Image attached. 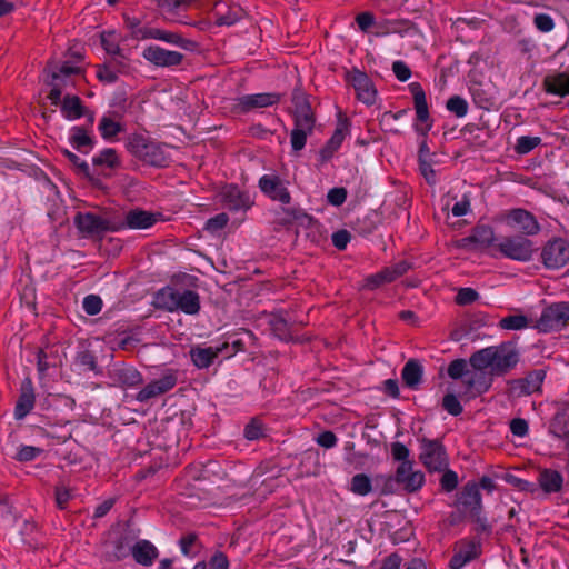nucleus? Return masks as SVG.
Segmentation results:
<instances>
[{
  "instance_id": "ddd939ff",
  "label": "nucleus",
  "mask_w": 569,
  "mask_h": 569,
  "mask_svg": "<svg viewBox=\"0 0 569 569\" xmlns=\"http://www.w3.org/2000/svg\"><path fill=\"white\" fill-rule=\"evenodd\" d=\"M546 371L542 369L529 372L525 378L510 381V392L516 397L528 396L540 391L545 380Z\"/></svg>"
},
{
  "instance_id": "bf43d9fd",
  "label": "nucleus",
  "mask_w": 569,
  "mask_h": 569,
  "mask_svg": "<svg viewBox=\"0 0 569 569\" xmlns=\"http://www.w3.org/2000/svg\"><path fill=\"white\" fill-rule=\"evenodd\" d=\"M42 450L38 447L24 446L17 453V460L19 461H30L34 459L38 455H40Z\"/></svg>"
},
{
  "instance_id": "2f4dec72",
  "label": "nucleus",
  "mask_w": 569,
  "mask_h": 569,
  "mask_svg": "<svg viewBox=\"0 0 569 569\" xmlns=\"http://www.w3.org/2000/svg\"><path fill=\"white\" fill-rule=\"evenodd\" d=\"M220 349H213L211 347L200 348L196 347L190 350L192 362L199 369L208 368L217 358Z\"/></svg>"
},
{
  "instance_id": "a19ab883",
  "label": "nucleus",
  "mask_w": 569,
  "mask_h": 569,
  "mask_svg": "<svg viewBox=\"0 0 569 569\" xmlns=\"http://www.w3.org/2000/svg\"><path fill=\"white\" fill-rule=\"evenodd\" d=\"M156 39L163 40L169 43L178 44L184 49H191L196 46V43L191 40L183 39L179 33L168 32L159 29V34L156 36Z\"/></svg>"
},
{
  "instance_id": "f257e3e1",
  "label": "nucleus",
  "mask_w": 569,
  "mask_h": 569,
  "mask_svg": "<svg viewBox=\"0 0 569 569\" xmlns=\"http://www.w3.org/2000/svg\"><path fill=\"white\" fill-rule=\"evenodd\" d=\"M519 353L511 343L491 346L473 352L470 366L479 371L490 370L492 376H505L516 367Z\"/></svg>"
},
{
  "instance_id": "e2e57ef3",
  "label": "nucleus",
  "mask_w": 569,
  "mask_h": 569,
  "mask_svg": "<svg viewBox=\"0 0 569 569\" xmlns=\"http://www.w3.org/2000/svg\"><path fill=\"white\" fill-rule=\"evenodd\" d=\"M70 499L71 492L68 488L63 486L56 488V502L60 509H64Z\"/></svg>"
},
{
  "instance_id": "e433bc0d",
  "label": "nucleus",
  "mask_w": 569,
  "mask_h": 569,
  "mask_svg": "<svg viewBox=\"0 0 569 569\" xmlns=\"http://www.w3.org/2000/svg\"><path fill=\"white\" fill-rule=\"evenodd\" d=\"M99 131L104 139H110L123 131V126L110 116H104L100 120Z\"/></svg>"
},
{
  "instance_id": "7c9ffc66",
  "label": "nucleus",
  "mask_w": 569,
  "mask_h": 569,
  "mask_svg": "<svg viewBox=\"0 0 569 569\" xmlns=\"http://www.w3.org/2000/svg\"><path fill=\"white\" fill-rule=\"evenodd\" d=\"M543 86L547 92L561 97L569 94V74L558 73L553 77H546Z\"/></svg>"
},
{
  "instance_id": "09e8293b",
  "label": "nucleus",
  "mask_w": 569,
  "mask_h": 569,
  "mask_svg": "<svg viewBox=\"0 0 569 569\" xmlns=\"http://www.w3.org/2000/svg\"><path fill=\"white\" fill-rule=\"evenodd\" d=\"M443 409L452 416H458L462 412V406L453 393H447L442 399Z\"/></svg>"
},
{
  "instance_id": "5701e85b",
  "label": "nucleus",
  "mask_w": 569,
  "mask_h": 569,
  "mask_svg": "<svg viewBox=\"0 0 569 569\" xmlns=\"http://www.w3.org/2000/svg\"><path fill=\"white\" fill-rule=\"evenodd\" d=\"M171 300L177 308L188 315H196L200 309V300L197 292L184 290L183 292H171Z\"/></svg>"
},
{
  "instance_id": "dca6fc26",
  "label": "nucleus",
  "mask_w": 569,
  "mask_h": 569,
  "mask_svg": "<svg viewBox=\"0 0 569 569\" xmlns=\"http://www.w3.org/2000/svg\"><path fill=\"white\" fill-rule=\"evenodd\" d=\"M143 57L158 67H173L181 63L183 56L177 51L164 50L160 47H148Z\"/></svg>"
},
{
  "instance_id": "c756f323",
  "label": "nucleus",
  "mask_w": 569,
  "mask_h": 569,
  "mask_svg": "<svg viewBox=\"0 0 569 569\" xmlns=\"http://www.w3.org/2000/svg\"><path fill=\"white\" fill-rule=\"evenodd\" d=\"M487 319L488 317L481 312L471 315L468 319L465 320L460 329L452 332V338L455 340H459L462 336L469 335L470 332L487 326Z\"/></svg>"
},
{
  "instance_id": "69168bd1",
  "label": "nucleus",
  "mask_w": 569,
  "mask_h": 569,
  "mask_svg": "<svg viewBox=\"0 0 569 569\" xmlns=\"http://www.w3.org/2000/svg\"><path fill=\"white\" fill-rule=\"evenodd\" d=\"M317 442L319 446L329 449L337 443V437L332 431H323L318 436Z\"/></svg>"
},
{
  "instance_id": "9b49d317",
  "label": "nucleus",
  "mask_w": 569,
  "mask_h": 569,
  "mask_svg": "<svg viewBox=\"0 0 569 569\" xmlns=\"http://www.w3.org/2000/svg\"><path fill=\"white\" fill-rule=\"evenodd\" d=\"M569 319V303L559 302L546 308L537 322L540 331H550L556 327L565 325Z\"/></svg>"
},
{
  "instance_id": "39448f33",
  "label": "nucleus",
  "mask_w": 569,
  "mask_h": 569,
  "mask_svg": "<svg viewBox=\"0 0 569 569\" xmlns=\"http://www.w3.org/2000/svg\"><path fill=\"white\" fill-rule=\"evenodd\" d=\"M498 249L505 257L518 261L530 260L536 250L533 242L522 234L505 237Z\"/></svg>"
},
{
  "instance_id": "13d9d810",
  "label": "nucleus",
  "mask_w": 569,
  "mask_h": 569,
  "mask_svg": "<svg viewBox=\"0 0 569 569\" xmlns=\"http://www.w3.org/2000/svg\"><path fill=\"white\" fill-rule=\"evenodd\" d=\"M392 71L399 81H407L411 77L410 68L402 61H395L392 63Z\"/></svg>"
},
{
  "instance_id": "052dcab7",
  "label": "nucleus",
  "mask_w": 569,
  "mask_h": 569,
  "mask_svg": "<svg viewBox=\"0 0 569 569\" xmlns=\"http://www.w3.org/2000/svg\"><path fill=\"white\" fill-rule=\"evenodd\" d=\"M350 239H351V236H350L349 231H347L345 229L339 230L332 234V243L339 250L346 249Z\"/></svg>"
},
{
  "instance_id": "de8ad7c7",
  "label": "nucleus",
  "mask_w": 569,
  "mask_h": 569,
  "mask_svg": "<svg viewBox=\"0 0 569 569\" xmlns=\"http://www.w3.org/2000/svg\"><path fill=\"white\" fill-rule=\"evenodd\" d=\"M479 298V293L472 289V288H461L456 298H455V301L457 305L459 306H467V305H470L472 302H475L476 300H478Z\"/></svg>"
},
{
  "instance_id": "72a5a7b5",
  "label": "nucleus",
  "mask_w": 569,
  "mask_h": 569,
  "mask_svg": "<svg viewBox=\"0 0 569 569\" xmlns=\"http://www.w3.org/2000/svg\"><path fill=\"white\" fill-rule=\"evenodd\" d=\"M550 431L557 437L569 436V403L555 416L550 425Z\"/></svg>"
},
{
  "instance_id": "6e6552de",
  "label": "nucleus",
  "mask_w": 569,
  "mask_h": 569,
  "mask_svg": "<svg viewBox=\"0 0 569 569\" xmlns=\"http://www.w3.org/2000/svg\"><path fill=\"white\" fill-rule=\"evenodd\" d=\"M458 506L472 521L481 523V495L478 485L468 482L458 497Z\"/></svg>"
},
{
  "instance_id": "393cba45",
  "label": "nucleus",
  "mask_w": 569,
  "mask_h": 569,
  "mask_svg": "<svg viewBox=\"0 0 569 569\" xmlns=\"http://www.w3.org/2000/svg\"><path fill=\"white\" fill-rule=\"evenodd\" d=\"M480 545L475 541L463 542L449 562L451 569H460L470 560L478 557Z\"/></svg>"
},
{
  "instance_id": "f3484780",
  "label": "nucleus",
  "mask_w": 569,
  "mask_h": 569,
  "mask_svg": "<svg viewBox=\"0 0 569 569\" xmlns=\"http://www.w3.org/2000/svg\"><path fill=\"white\" fill-rule=\"evenodd\" d=\"M36 395L30 378H26L20 388V395L14 408L17 419H23L34 407Z\"/></svg>"
},
{
  "instance_id": "473e14b6",
  "label": "nucleus",
  "mask_w": 569,
  "mask_h": 569,
  "mask_svg": "<svg viewBox=\"0 0 569 569\" xmlns=\"http://www.w3.org/2000/svg\"><path fill=\"white\" fill-rule=\"evenodd\" d=\"M562 476L551 469H545L539 475V485L545 492H557L562 487Z\"/></svg>"
},
{
  "instance_id": "423d86ee",
  "label": "nucleus",
  "mask_w": 569,
  "mask_h": 569,
  "mask_svg": "<svg viewBox=\"0 0 569 569\" xmlns=\"http://www.w3.org/2000/svg\"><path fill=\"white\" fill-rule=\"evenodd\" d=\"M127 148L133 156L152 166H162L166 160L162 150L140 134L130 137Z\"/></svg>"
},
{
  "instance_id": "680f3d73",
  "label": "nucleus",
  "mask_w": 569,
  "mask_h": 569,
  "mask_svg": "<svg viewBox=\"0 0 569 569\" xmlns=\"http://www.w3.org/2000/svg\"><path fill=\"white\" fill-rule=\"evenodd\" d=\"M328 201L333 206H341L347 198V191L345 188H333L328 192Z\"/></svg>"
},
{
  "instance_id": "f704fd0d",
  "label": "nucleus",
  "mask_w": 569,
  "mask_h": 569,
  "mask_svg": "<svg viewBox=\"0 0 569 569\" xmlns=\"http://www.w3.org/2000/svg\"><path fill=\"white\" fill-rule=\"evenodd\" d=\"M470 237L475 244L487 248L493 242L495 232L489 226H477L472 229Z\"/></svg>"
},
{
  "instance_id": "a18cd8bd",
  "label": "nucleus",
  "mask_w": 569,
  "mask_h": 569,
  "mask_svg": "<svg viewBox=\"0 0 569 569\" xmlns=\"http://www.w3.org/2000/svg\"><path fill=\"white\" fill-rule=\"evenodd\" d=\"M447 109L455 113L457 117L466 116L468 111V104L465 99L459 96L451 97L446 104Z\"/></svg>"
},
{
  "instance_id": "338daca9",
  "label": "nucleus",
  "mask_w": 569,
  "mask_h": 569,
  "mask_svg": "<svg viewBox=\"0 0 569 569\" xmlns=\"http://www.w3.org/2000/svg\"><path fill=\"white\" fill-rule=\"evenodd\" d=\"M356 21L362 31H367L375 23V17L371 12L366 11L359 13Z\"/></svg>"
},
{
  "instance_id": "37998d69",
  "label": "nucleus",
  "mask_w": 569,
  "mask_h": 569,
  "mask_svg": "<svg viewBox=\"0 0 569 569\" xmlns=\"http://www.w3.org/2000/svg\"><path fill=\"white\" fill-rule=\"evenodd\" d=\"M94 166H108L114 168L118 166V157L114 149H106L98 157L93 158Z\"/></svg>"
},
{
  "instance_id": "c9c22d12",
  "label": "nucleus",
  "mask_w": 569,
  "mask_h": 569,
  "mask_svg": "<svg viewBox=\"0 0 569 569\" xmlns=\"http://www.w3.org/2000/svg\"><path fill=\"white\" fill-rule=\"evenodd\" d=\"M71 132L70 142L79 151H83V148L93 147L94 142L84 128L73 127Z\"/></svg>"
},
{
  "instance_id": "9d476101",
  "label": "nucleus",
  "mask_w": 569,
  "mask_h": 569,
  "mask_svg": "<svg viewBox=\"0 0 569 569\" xmlns=\"http://www.w3.org/2000/svg\"><path fill=\"white\" fill-rule=\"evenodd\" d=\"M542 262L547 268H560L569 261V242L563 239L549 241L542 249Z\"/></svg>"
},
{
  "instance_id": "aec40b11",
  "label": "nucleus",
  "mask_w": 569,
  "mask_h": 569,
  "mask_svg": "<svg viewBox=\"0 0 569 569\" xmlns=\"http://www.w3.org/2000/svg\"><path fill=\"white\" fill-rule=\"evenodd\" d=\"M349 127V121L343 114L339 113V120L337 129L335 130L332 137L327 142V144L320 150L321 161H328L332 154L338 150L345 139V131Z\"/></svg>"
},
{
  "instance_id": "5fc2aeb1",
  "label": "nucleus",
  "mask_w": 569,
  "mask_h": 569,
  "mask_svg": "<svg viewBox=\"0 0 569 569\" xmlns=\"http://www.w3.org/2000/svg\"><path fill=\"white\" fill-rule=\"evenodd\" d=\"M194 0H157V4L169 12L190 6Z\"/></svg>"
},
{
  "instance_id": "6e6d98bb",
  "label": "nucleus",
  "mask_w": 569,
  "mask_h": 569,
  "mask_svg": "<svg viewBox=\"0 0 569 569\" xmlns=\"http://www.w3.org/2000/svg\"><path fill=\"white\" fill-rule=\"evenodd\" d=\"M535 26L541 32H549L553 29L555 23L550 16L546 13H539L533 19Z\"/></svg>"
},
{
  "instance_id": "a211bd4d",
  "label": "nucleus",
  "mask_w": 569,
  "mask_h": 569,
  "mask_svg": "<svg viewBox=\"0 0 569 569\" xmlns=\"http://www.w3.org/2000/svg\"><path fill=\"white\" fill-rule=\"evenodd\" d=\"M260 189L271 199L278 200L284 204L289 203L291 196L277 176H263L259 181Z\"/></svg>"
},
{
  "instance_id": "bb28decb",
  "label": "nucleus",
  "mask_w": 569,
  "mask_h": 569,
  "mask_svg": "<svg viewBox=\"0 0 569 569\" xmlns=\"http://www.w3.org/2000/svg\"><path fill=\"white\" fill-rule=\"evenodd\" d=\"M223 200L230 210L248 209L251 207L250 198L234 186H230L224 190Z\"/></svg>"
},
{
  "instance_id": "f03ea898",
  "label": "nucleus",
  "mask_w": 569,
  "mask_h": 569,
  "mask_svg": "<svg viewBox=\"0 0 569 569\" xmlns=\"http://www.w3.org/2000/svg\"><path fill=\"white\" fill-rule=\"evenodd\" d=\"M391 455L395 460L400 461V465L396 470L395 478L386 479L381 492L383 495L392 493L393 481L402 485L407 492L418 491L425 482V475L419 470H413V461L409 459V449L401 442H393L391 443Z\"/></svg>"
},
{
  "instance_id": "4468645a",
  "label": "nucleus",
  "mask_w": 569,
  "mask_h": 569,
  "mask_svg": "<svg viewBox=\"0 0 569 569\" xmlns=\"http://www.w3.org/2000/svg\"><path fill=\"white\" fill-rule=\"evenodd\" d=\"M158 216L141 209H132L126 213L123 220L114 221V223L121 226V230L126 228L147 229L157 222Z\"/></svg>"
},
{
  "instance_id": "4be33fe9",
  "label": "nucleus",
  "mask_w": 569,
  "mask_h": 569,
  "mask_svg": "<svg viewBox=\"0 0 569 569\" xmlns=\"http://www.w3.org/2000/svg\"><path fill=\"white\" fill-rule=\"evenodd\" d=\"M509 219L519 227L523 234L532 236L538 233L540 230L536 218L523 209H513L509 213Z\"/></svg>"
},
{
  "instance_id": "0e129e2a",
  "label": "nucleus",
  "mask_w": 569,
  "mask_h": 569,
  "mask_svg": "<svg viewBox=\"0 0 569 569\" xmlns=\"http://www.w3.org/2000/svg\"><path fill=\"white\" fill-rule=\"evenodd\" d=\"M510 429L515 436L523 437L528 432V423L525 419L515 418L510 422Z\"/></svg>"
},
{
  "instance_id": "c03bdc74",
  "label": "nucleus",
  "mask_w": 569,
  "mask_h": 569,
  "mask_svg": "<svg viewBox=\"0 0 569 569\" xmlns=\"http://www.w3.org/2000/svg\"><path fill=\"white\" fill-rule=\"evenodd\" d=\"M113 64L114 62L110 61L109 63L98 67L97 77L100 81L106 83H113L118 79Z\"/></svg>"
},
{
  "instance_id": "0eeeda50",
  "label": "nucleus",
  "mask_w": 569,
  "mask_h": 569,
  "mask_svg": "<svg viewBox=\"0 0 569 569\" xmlns=\"http://www.w3.org/2000/svg\"><path fill=\"white\" fill-rule=\"evenodd\" d=\"M74 224L84 236H97L104 231L121 230V226H116L114 221L103 219L91 212H78L74 217Z\"/></svg>"
},
{
  "instance_id": "1a4fd4ad",
  "label": "nucleus",
  "mask_w": 569,
  "mask_h": 569,
  "mask_svg": "<svg viewBox=\"0 0 569 569\" xmlns=\"http://www.w3.org/2000/svg\"><path fill=\"white\" fill-rule=\"evenodd\" d=\"M410 268L411 264L409 262L405 260L399 261L391 267H387L381 271L367 277L362 284V289L375 290L382 284L393 282L396 279L403 276Z\"/></svg>"
},
{
  "instance_id": "3c124183",
  "label": "nucleus",
  "mask_w": 569,
  "mask_h": 569,
  "mask_svg": "<svg viewBox=\"0 0 569 569\" xmlns=\"http://www.w3.org/2000/svg\"><path fill=\"white\" fill-rule=\"evenodd\" d=\"M443 475L441 477V480H440V483H441V487L445 491H452L457 488L458 486V477H457V473L452 470H449V469H445L443 470Z\"/></svg>"
},
{
  "instance_id": "2eb2a0df",
  "label": "nucleus",
  "mask_w": 569,
  "mask_h": 569,
  "mask_svg": "<svg viewBox=\"0 0 569 569\" xmlns=\"http://www.w3.org/2000/svg\"><path fill=\"white\" fill-rule=\"evenodd\" d=\"M176 383L177 377L173 373L164 375L161 378L151 381L143 389H141L137 395V400L143 402L151 398L158 397L172 389Z\"/></svg>"
},
{
  "instance_id": "58836bf2",
  "label": "nucleus",
  "mask_w": 569,
  "mask_h": 569,
  "mask_svg": "<svg viewBox=\"0 0 569 569\" xmlns=\"http://www.w3.org/2000/svg\"><path fill=\"white\" fill-rule=\"evenodd\" d=\"M529 319L523 315H511L499 321V327L505 330H521L527 328Z\"/></svg>"
},
{
  "instance_id": "412c9836",
  "label": "nucleus",
  "mask_w": 569,
  "mask_h": 569,
  "mask_svg": "<svg viewBox=\"0 0 569 569\" xmlns=\"http://www.w3.org/2000/svg\"><path fill=\"white\" fill-rule=\"evenodd\" d=\"M61 111L67 119L73 120L89 116V121L93 122V113L87 110L78 96L66 94L61 102Z\"/></svg>"
},
{
  "instance_id": "b1692460",
  "label": "nucleus",
  "mask_w": 569,
  "mask_h": 569,
  "mask_svg": "<svg viewBox=\"0 0 569 569\" xmlns=\"http://www.w3.org/2000/svg\"><path fill=\"white\" fill-rule=\"evenodd\" d=\"M130 551L136 562L142 566L152 565L159 556L158 549L148 540H139L131 547Z\"/></svg>"
},
{
  "instance_id": "864d4df0",
  "label": "nucleus",
  "mask_w": 569,
  "mask_h": 569,
  "mask_svg": "<svg viewBox=\"0 0 569 569\" xmlns=\"http://www.w3.org/2000/svg\"><path fill=\"white\" fill-rule=\"evenodd\" d=\"M101 307H102V300L98 296L90 295V296L86 297L83 300V308L88 315L93 316V315L99 313L101 310Z\"/></svg>"
},
{
  "instance_id": "4c0bfd02",
  "label": "nucleus",
  "mask_w": 569,
  "mask_h": 569,
  "mask_svg": "<svg viewBox=\"0 0 569 569\" xmlns=\"http://www.w3.org/2000/svg\"><path fill=\"white\" fill-rule=\"evenodd\" d=\"M269 323L271 326L273 333L278 338H280L282 340H289L292 338L291 333H290V328H289L288 321L282 315H280V313L272 315Z\"/></svg>"
},
{
  "instance_id": "20e7f679",
  "label": "nucleus",
  "mask_w": 569,
  "mask_h": 569,
  "mask_svg": "<svg viewBox=\"0 0 569 569\" xmlns=\"http://www.w3.org/2000/svg\"><path fill=\"white\" fill-rule=\"evenodd\" d=\"M420 461L429 471H442L448 467V457L443 445L438 440L421 438Z\"/></svg>"
},
{
  "instance_id": "774afa93",
  "label": "nucleus",
  "mask_w": 569,
  "mask_h": 569,
  "mask_svg": "<svg viewBox=\"0 0 569 569\" xmlns=\"http://www.w3.org/2000/svg\"><path fill=\"white\" fill-rule=\"evenodd\" d=\"M209 569H228L227 557L221 552L216 553L210 560Z\"/></svg>"
},
{
  "instance_id": "6ab92c4d",
  "label": "nucleus",
  "mask_w": 569,
  "mask_h": 569,
  "mask_svg": "<svg viewBox=\"0 0 569 569\" xmlns=\"http://www.w3.org/2000/svg\"><path fill=\"white\" fill-rule=\"evenodd\" d=\"M280 93H258L243 96L239 99L238 107L242 112H248L256 108H266L269 106H273L281 100Z\"/></svg>"
},
{
  "instance_id": "7ed1b4c3",
  "label": "nucleus",
  "mask_w": 569,
  "mask_h": 569,
  "mask_svg": "<svg viewBox=\"0 0 569 569\" xmlns=\"http://www.w3.org/2000/svg\"><path fill=\"white\" fill-rule=\"evenodd\" d=\"M291 100L295 107V128L291 131V146L295 151H299L305 147L307 136L313 130L316 117L308 96L303 91L295 89Z\"/></svg>"
},
{
  "instance_id": "49530a36",
  "label": "nucleus",
  "mask_w": 569,
  "mask_h": 569,
  "mask_svg": "<svg viewBox=\"0 0 569 569\" xmlns=\"http://www.w3.org/2000/svg\"><path fill=\"white\" fill-rule=\"evenodd\" d=\"M541 139L539 137H520L516 144V151L520 154L530 152L537 146H539Z\"/></svg>"
},
{
  "instance_id": "79ce46f5",
  "label": "nucleus",
  "mask_w": 569,
  "mask_h": 569,
  "mask_svg": "<svg viewBox=\"0 0 569 569\" xmlns=\"http://www.w3.org/2000/svg\"><path fill=\"white\" fill-rule=\"evenodd\" d=\"M129 549V541L127 537H120L114 542V551L107 553V560L119 561L128 556Z\"/></svg>"
},
{
  "instance_id": "603ef678",
  "label": "nucleus",
  "mask_w": 569,
  "mask_h": 569,
  "mask_svg": "<svg viewBox=\"0 0 569 569\" xmlns=\"http://www.w3.org/2000/svg\"><path fill=\"white\" fill-rule=\"evenodd\" d=\"M119 380L123 385L134 386L141 381V376L134 369H122L119 371Z\"/></svg>"
},
{
  "instance_id": "ea45409f",
  "label": "nucleus",
  "mask_w": 569,
  "mask_h": 569,
  "mask_svg": "<svg viewBox=\"0 0 569 569\" xmlns=\"http://www.w3.org/2000/svg\"><path fill=\"white\" fill-rule=\"evenodd\" d=\"M351 491L359 496H366L372 490L371 480L365 473H358L351 479Z\"/></svg>"
},
{
  "instance_id": "cd10ccee",
  "label": "nucleus",
  "mask_w": 569,
  "mask_h": 569,
  "mask_svg": "<svg viewBox=\"0 0 569 569\" xmlns=\"http://www.w3.org/2000/svg\"><path fill=\"white\" fill-rule=\"evenodd\" d=\"M409 90L413 97L415 109L417 113V119L420 122L429 121V110L428 103L426 100V94L423 89L418 82H412L409 84Z\"/></svg>"
},
{
  "instance_id": "c85d7f7f",
  "label": "nucleus",
  "mask_w": 569,
  "mask_h": 569,
  "mask_svg": "<svg viewBox=\"0 0 569 569\" xmlns=\"http://www.w3.org/2000/svg\"><path fill=\"white\" fill-rule=\"evenodd\" d=\"M401 378L407 387L416 389L422 378V367L419 361L416 359L407 361L402 369Z\"/></svg>"
},
{
  "instance_id": "4d7b16f0",
  "label": "nucleus",
  "mask_w": 569,
  "mask_h": 569,
  "mask_svg": "<svg viewBox=\"0 0 569 569\" xmlns=\"http://www.w3.org/2000/svg\"><path fill=\"white\" fill-rule=\"evenodd\" d=\"M467 368L465 359H456L448 367V376L452 379H459L462 377Z\"/></svg>"
},
{
  "instance_id": "a878e982",
  "label": "nucleus",
  "mask_w": 569,
  "mask_h": 569,
  "mask_svg": "<svg viewBox=\"0 0 569 569\" xmlns=\"http://www.w3.org/2000/svg\"><path fill=\"white\" fill-rule=\"evenodd\" d=\"M56 69L57 67L54 64V60H50L44 69V72L47 73L46 83L51 87V90L48 94V99L51 101L53 106L61 104L62 102V84L58 82V80H60V74Z\"/></svg>"
},
{
  "instance_id": "8fccbe9b",
  "label": "nucleus",
  "mask_w": 569,
  "mask_h": 569,
  "mask_svg": "<svg viewBox=\"0 0 569 569\" xmlns=\"http://www.w3.org/2000/svg\"><path fill=\"white\" fill-rule=\"evenodd\" d=\"M229 217L227 213H219L216 217L209 219L206 223V230L214 233L227 226Z\"/></svg>"
},
{
  "instance_id": "f8f14e48",
  "label": "nucleus",
  "mask_w": 569,
  "mask_h": 569,
  "mask_svg": "<svg viewBox=\"0 0 569 569\" xmlns=\"http://www.w3.org/2000/svg\"><path fill=\"white\" fill-rule=\"evenodd\" d=\"M347 79L355 88L358 100L367 104H372L376 101V88L365 72L358 69H352L347 73Z\"/></svg>"
}]
</instances>
